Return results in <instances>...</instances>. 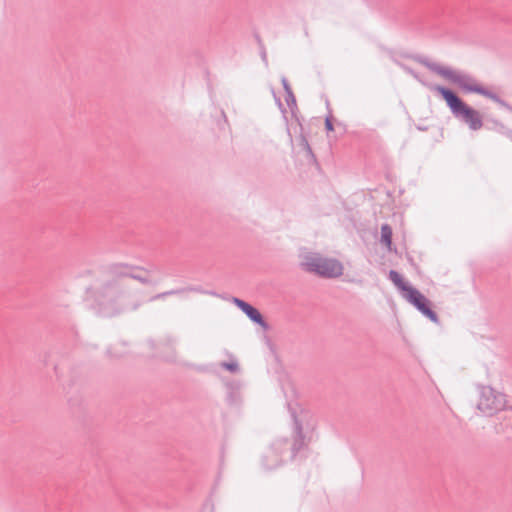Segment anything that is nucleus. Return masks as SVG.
I'll list each match as a JSON object with an SVG mask.
<instances>
[{
  "instance_id": "nucleus-1",
  "label": "nucleus",
  "mask_w": 512,
  "mask_h": 512,
  "mask_svg": "<svg viewBox=\"0 0 512 512\" xmlns=\"http://www.w3.org/2000/svg\"><path fill=\"white\" fill-rule=\"evenodd\" d=\"M136 271L144 268L127 263H114L109 265L98 278L96 284L88 289L92 300L91 308L100 317L113 318L140 308L141 300L138 292L132 288L127 279H134L142 284H151L147 275Z\"/></svg>"
},
{
  "instance_id": "nucleus-2",
  "label": "nucleus",
  "mask_w": 512,
  "mask_h": 512,
  "mask_svg": "<svg viewBox=\"0 0 512 512\" xmlns=\"http://www.w3.org/2000/svg\"><path fill=\"white\" fill-rule=\"evenodd\" d=\"M431 89L442 96L455 118L473 131L482 128L483 120L479 111L468 106L455 92L440 85L432 86Z\"/></svg>"
},
{
  "instance_id": "nucleus-3",
  "label": "nucleus",
  "mask_w": 512,
  "mask_h": 512,
  "mask_svg": "<svg viewBox=\"0 0 512 512\" xmlns=\"http://www.w3.org/2000/svg\"><path fill=\"white\" fill-rule=\"evenodd\" d=\"M419 63L450 83L456 85L465 93H477L481 86V84L472 75L464 71L442 66L436 62H431L426 58L420 59Z\"/></svg>"
},
{
  "instance_id": "nucleus-4",
  "label": "nucleus",
  "mask_w": 512,
  "mask_h": 512,
  "mask_svg": "<svg viewBox=\"0 0 512 512\" xmlns=\"http://www.w3.org/2000/svg\"><path fill=\"white\" fill-rule=\"evenodd\" d=\"M302 268L323 278H337L343 274L340 261L326 258L317 253H308L303 256Z\"/></svg>"
},
{
  "instance_id": "nucleus-5",
  "label": "nucleus",
  "mask_w": 512,
  "mask_h": 512,
  "mask_svg": "<svg viewBox=\"0 0 512 512\" xmlns=\"http://www.w3.org/2000/svg\"><path fill=\"white\" fill-rule=\"evenodd\" d=\"M506 396L490 386H484L480 390V398L477 408L486 416H492L506 407Z\"/></svg>"
},
{
  "instance_id": "nucleus-6",
  "label": "nucleus",
  "mask_w": 512,
  "mask_h": 512,
  "mask_svg": "<svg viewBox=\"0 0 512 512\" xmlns=\"http://www.w3.org/2000/svg\"><path fill=\"white\" fill-rule=\"evenodd\" d=\"M289 441L285 438L274 441L262 456V465L271 470L280 466L284 453L288 452Z\"/></svg>"
},
{
  "instance_id": "nucleus-7",
  "label": "nucleus",
  "mask_w": 512,
  "mask_h": 512,
  "mask_svg": "<svg viewBox=\"0 0 512 512\" xmlns=\"http://www.w3.org/2000/svg\"><path fill=\"white\" fill-rule=\"evenodd\" d=\"M410 304L416 307L424 316L429 318L432 322L439 324V317L435 311L431 309V302L419 290L413 288L409 293L404 294Z\"/></svg>"
},
{
  "instance_id": "nucleus-8",
  "label": "nucleus",
  "mask_w": 512,
  "mask_h": 512,
  "mask_svg": "<svg viewBox=\"0 0 512 512\" xmlns=\"http://www.w3.org/2000/svg\"><path fill=\"white\" fill-rule=\"evenodd\" d=\"M232 302L254 323L260 325L265 330L269 329L268 323L264 320L261 313L252 305L242 299L234 297Z\"/></svg>"
},
{
  "instance_id": "nucleus-9",
  "label": "nucleus",
  "mask_w": 512,
  "mask_h": 512,
  "mask_svg": "<svg viewBox=\"0 0 512 512\" xmlns=\"http://www.w3.org/2000/svg\"><path fill=\"white\" fill-rule=\"evenodd\" d=\"M293 419H294V439H293V443L291 444V446L288 447V450L290 451V456H289L290 459L295 458L297 453L306 446L302 424L299 422V420L297 419L295 414H293Z\"/></svg>"
},
{
  "instance_id": "nucleus-10",
  "label": "nucleus",
  "mask_w": 512,
  "mask_h": 512,
  "mask_svg": "<svg viewBox=\"0 0 512 512\" xmlns=\"http://www.w3.org/2000/svg\"><path fill=\"white\" fill-rule=\"evenodd\" d=\"M389 279L393 284L401 291L402 297L404 298L405 293H409L414 287L405 282L402 276L395 270L389 271Z\"/></svg>"
},
{
  "instance_id": "nucleus-11",
  "label": "nucleus",
  "mask_w": 512,
  "mask_h": 512,
  "mask_svg": "<svg viewBox=\"0 0 512 512\" xmlns=\"http://www.w3.org/2000/svg\"><path fill=\"white\" fill-rule=\"evenodd\" d=\"M392 235L393 231L389 224L385 223L381 226V239L380 242L387 247L388 250H392Z\"/></svg>"
},
{
  "instance_id": "nucleus-12",
  "label": "nucleus",
  "mask_w": 512,
  "mask_h": 512,
  "mask_svg": "<svg viewBox=\"0 0 512 512\" xmlns=\"http://www.w3.org/2000/svg\"><path fill=\"white\" fill-rule=\"evenodd\" d=\"M477 94H480L482 96H485L489 99H491L492 101H494L495 103L499 104L500 106L502 107H505V108H509V104L504 101L503 99H501L496 93L490 91L489 89L485 88L484 86H480L479 90L477 91Z\"/></svg>"
},
{
  "instance_id": "nucleus-13",
  "label": "nucleus",
  "mask_w": 512,
  "mask_h": 512,
  "mask_svg": "<svg viewBox=\"0 0 512 512\" xmlns=\"http://www.w3.org/2000/svg\"><path fill=\"white\" fill-rule=\"evenodd\" d=\"M300 145L306 152L307 157H309V158H311V160L315 161L316 159H315V155L313 154L312 148L310 147L308 140L304 136H302L300 139Z\"/></svg>"
},
{
  "instance_id": "nucleus-14",
  "label": "nucleus",
  "mask_w": 512,
  "mask_h": 512,
  "mask_svg": "<svg viewBox=\"0 0 512 512\" xmlns=\"http://www.w3.org/2000/svg\"><path fill=\"white\" fill-rule=\"evenodd\" d=\"M221 367L231 373H238L240 370L237 362H222Z\"/></svg>"
},
{
  "instance_id": "nucleus-15",
  "label": "nucleus",
  "mask_w": 512,
  "mask_h": 512,
  "mask_svg": "<svg viewBox=\"0 0 512 512\" xmlns=\"http://www.w3.org/2000/svg\"><path fill=\"white\" fill-rule=\"evenodd\" d=\"M178 293H180V290H171V291L162 292V293H159V294H156V295L152 296L150 298V301H155V300L163 299V298H165L168 295H175V294H178Z\"/></svg>"
},
{
  "instance_id": "nucleus-16",
  "label": "nucleus",
  "mask_w": 512,
  "mask_h": 512,
  "mask_svg": "<svg viewBox=\"0 0 512 512\" xmlns=\"http://www.w3.org/2000/svg\"><path fill=\"white\" fill-rule=\"evenodd\" d=\"M285 100L287 105L292 108L293 106H296V98L294 96L293 91H288L285 93Z\"/></svg>"
},
{
  "instance_id": "nucleus-17",
  "label": "nucleus",
  "mask_w": 512,
  "mask_h": 512,
  "mask_svg": "<svg viewBox=\"0 0 512 512\" xmlns=\"http://www.w3.org/2000/svg\"><path fill=\"white\" fill-rule=\"evenodd\" d=\"M325 128H326L327 131H333L334 130V126H333V123H332L331 116L326 117V119H325Z\"/></svg>"
},
{
  "instance_id": "nucleus-18",
  "label": "nucleus",
  "mask_w": 512,
  "mask_h": 512,
  "mask_svg": "<svg viewBox=\"0 0 512 512\" xmlns=\"http://www.w3.org/2000/svg\"><path fill=\"white\" fill-rule=\"evenodd\" d=\"M281 82H282L285 93L288 91H292V88H291L288 80L285 77L282 78Z\"/></svg>"
},
{
  "instance_id": "nucleus-19",
  "label": "nucleus",
  "mask_w": 512,
  "mask_h": 512,
  "mask_svg": "<svg viewBox=\"0 0 512 512\" xmlns=\"http://www.w3.org/2000/svg\"><path fill=\"white\" fill-rule=\"evenodd\" d=\"M165 346L170 348L173 351V355H172L171 359H174L175 358L174 342L172 340H167L165 343Z\"/></svg>"
}]
</instances>
